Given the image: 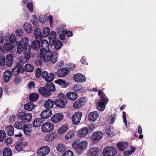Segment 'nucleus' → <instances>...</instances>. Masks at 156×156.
I'll return each mask as SVG.
<instances>
[{
	"label": "nucleus",
	"instance_id": "nucleus-27",
	"mask_svg": "<svg viewBox=\"0 0 156 156\" xmlns=\"http://www.w3.org/2000/svg\"><path fill=\"white\" fill-rule=\"evenodd\" d=\"M13 60L12 55L11 54L8 55L5 57V65L9 67L11 66L13 63Z\"/></svg>",
	"mask_w": 156,
	"mask_h": 156
},
{
	"label": "nucleus",
	"instance_id": "nucleus-1",
	"mask_svg": "<svg viewBox=\"0 0 156 156\" xmlns=\"http://www.w3.org/2000/svg\"><path fill=\"white\" fill-rule=\"evenodd\" d=\"M98 95L101 97L100 101L97 105V108L100 111H103L105 108V106L108 102V99L105 94L102 91H99Z\"/></svg>",
	"mask_w": 156,
	"mask_h": 156
},
{
	"label": "nucleus",
	"instance_id": "nucleus-43",
	"mask_svg": "<svg viewBox=\"0 0 156 156\" xmlns=\"http://www.w3.org/2000/svg\"><path fill=\"white\" fill-rule=\"evenodd\" d=\"M58 57V55L57 52L54 51L52 53L50 59L51 62L53 63H55L57 61Z\"/></svg>",
	"mask_w": 156,
	"mask_h": 156
},
{
	"label": "nucleus",
	"instance_id": "nucleus-20",
	"mask_svg": "<svg viewBox=\"0 0 156 156\" xmlns=\"http://www.w3.org/2000/svg\"><path fill=\"white\" fill-rule=\"evenodd\" d=\"M52 115L51 110L50 109H47L43 110L41 114V117L43 119L49 118Z\"/></svg>",
	"mask_w": 156,
	"mask_h": 156
},
{
	"label": "nucleus",
	"instance_id": "nucleus-45",
	"mask_svg": "<svg viewBox=\"0 0 156 156\" xmlns=\"http://www.w3.org/2000/svg\"><path fill=\"white\" fill-rule=\"evenodd\" d=\"M46 87L47 88L51 91L54 92L55 90L54 84L53 83H51V82H49V83H46Z\"/></svg>",
	"mask_w": 156,
	"mask_h": 156
},
{
	"label": "nucleus",
	"instance_id": "nucleus-64",
	"mask_svg": "<svg viewBox=\"0 0 156 156\" xmlns=\"http://www.w3.org/2000/svg\"><path fill=\"white\" fill-rule=\"evenodd\" d=\"M67 68L70 71H71L74 69L75 68V65L73 64L69 63L67 65Z\"/></svg>",
	"mask_w": 156,
	"mask_h": 156
},
{
	"label": "nucleus",
	"instance_id": "nucleus-8",
	"mask_svg": "<svg viewBox=\"0 0 156 156\" xmlns=\"http://www.w3.org/2000/svg\"><path fill=\"white\" fill-rule=\"evenodd\" d=\"M23 70V68L22 64L20 62H17L15 67L13 68L12 72L14 75H17L20 73Z\"/></svg>",
	"mask_w": 156,
	"mask_h": 156
},
{
	"label": "nucleus",
	"instance_id": "nucleus-18",
	"mask_svg": "<svg viewBox=\"0 0 156 156\" xmlns=\"http://www.w3.org/2000/svg\"><path fill=\"white\" fill-rule=\"evenodd\" d=\"M99 149L96 147L90 148L88 151L87 156H96L99 152Z\"/></svg>",
	"mask_w": 156,
	"mask_h": 156
},
{
	"label": "nucleus",
	"instance_id": "nucleus-57",
	"mask_svg": "<svg viewBox=\"0 0 156 156\" xmlns=\"http://www.w3.org/2000/svg\"><path fill=\"white\" fill-rule=\"evenodd\" d=\"M0 64L2 66L5 65V60L4 56L2 54L0 55Z\"/></svg>",
	"mask_w": 156,
	"mask_h": 156
},
{
	"label": "nucleus",
	"instance_id": "nucleus-36",
	"mask_svg": "<svg viewBox=\"0 0 156 156\" xmlns=\"http://www.w3.org/2000/svg\"><path fill=\"white\" fill-rule=\"evenodd\" d=\"M23 27L25 31L27 33H30L32 31V26L28 22L25 23L24 24Z\"/></svg>",
	"mask_w": 156,
	"mask_h": 156
},
{
	"label": "nucleus",
	"instance_id": "nucleus-49",
	"mask_svg": "<svg viewBox=\"0 0 156 156\" xmlns=\"http://www.w3.org/2000/svg\"><path fill=\"white\" fill-rule=\"evenodd\" d=\"M23 122L20 121L16 122L14 124L15 128L18 129L22 130V129L24 125Z\"/></svg>",
	"mask_w": 156,
	"mask_h": 156
},
{
	"label": "nucleus",
	"instance_id": "nucleus-24",
	"mask_svg": "<svg viewBox=\"0 0 156 156\" xmlns=\"http://www.w3.org/2000/svg\"><path fill=\"white\" fill-rule=\"evenodd\" d=\"M24 133L27 135H30L32 131V128L30 125H24L22 130Z\"/></svg>",
	"mask_w": 156,
	"mask_h": 156
},
{
	"label": "nucleus",
	"instance_id": "nucleus-14",
	"mask_svg": "<svg viewBox=\"0 0 156 156\" xmlns=\"http://www.w3.org/2000/svg\"><path fill=\"white\" fill-rule=\"evenodd\" d=\"M84 98H81L76 101L73 103V106L75 108H78L82 107L85 104Z\"/></svg>",
	"mask_w": 156,
	"mask_h": 156
},
{
	"label": "nucleus",
	"instance_id": "nucleus-39",
	"mask_svg": "<svg viewBox=\"0 0 156 156\" xmlns=\"http://www.w3.org/2000/svg\"><path fill=\"white\" fill-rule=\"evenodd\" d=\"M31 49L29 46H28L27 48L24 50V56L26 57L27 58L30 59V51Z\"/></svg>",
	"mask_w": 156,
	"mask_h": 156
},
{
	"label": "nucleus",
	"instance_id": "nucleus-16",
	"mask_svg": "<svg viewBox=\"0 0 156 156\" xmlns=\"http://www.w3.org/2000/svg\"><path fill=\"white\" fill-rule=\"evenodd\" d=\"M74 80L77 82H83L86 81L85 77L81 73H77L73 77Z\"/></svg>",
	"mask_w": 156,
	"mask_h": 156
},
{
	"label": "nucleus",
	"instance_id": "nucleus-6",
	"mask_svg": "<svg viewBox=\"0 0 156 156\" xmlns=\"http://www.w3.org/2000/svg\"><path fill=\"white\" fill-rule=\"evenodd\" d=\"M52 53L51 51H44L42 50L41 49L40 51V57L43 58L44 62H47L50 60Z\"/></svg>",
	"mask_w": 156,
	"mask_h": 156
},
{
	"label": "nucleus",
	"instance_id": "nucleus-19",
	"mask_svg": "<svg viewBox=\"0 0 156 156\" xmlns=\"http://www.w3.org/2000/svg\"><path fill=\"white\" fill-rule=\"evenodd\" d=\"M38 92L42 95L45 96H49L51 95L50 91L45 87H42L38 88Z\"/></svg>",
	"mask_w": 156,
	"mask_h": 156
},
{
	"label": "nucleus",
	"instance_id": "nucleus-38",
	"mask_svg": "<svg viewBox=\"0 0 156 156\" xmlns=\"http://www.w3.org/2000/svg\"><path fill=\"white\" fill-rule=\"evenodd\" d=\"M35 105L32 102H28L24 105V108L28 111L32 110L34 108Z\"/></svg>",
	"mask_w": 156,
	"mask_h": 156
},
{
	"label": "nucleus",
	"instance_id": "nucleus-22",
	"mask_svg": "<svg viewBox=\"0 0 156 156\" xmlns=\"http://www.w3.org/2000/svg\"><path fill=\"white\" fill-rule=\"evenodd\" d=\"M41 46L44 51H51L49 49L48 42L46 40L44 39L41 41Z\"/></svg>",
	"mask_w": 156,
	"mask_h": 156
},
{
	"label": "nucleus",
	"instance_id": "nucleus-63",
	"mask_svg": "<svg viewBox=\"0 0 156 156\" xmlns=\"http://www.w3.org/2000/svg\"><path fill=\"white\" fill-rule=\"evenodd\" d=\"M33 19L31 20V21L34 25H37V16L35 15H33Z\"/></svg>",
	"mask_w": 156,
	"mask_h": 156
},
{
	"label": "nucleus",
	"instance_id": "nucleus-11",
	"mask_svg": "<svg viewBox=\"0 0 156 156\" xmlns=\"http://www.w3.org/2000/svg\"><path fill=\"white\" fill-rule=\"evenodd\" d=\"M82 116V113L80 112H77L74 114L72 117L73 124L74 125L79 124L80 122Z\"/></svg>",
	"mask_w": 156,
	"mask_h": 156
},
{
	"label": "nucleus",
	"instance_id": "nucleus-32",
	"mask_svg": "<svg viewBox=\"0 0 156 156\" xmlns=\"http://www.w3.org/2000/svg\"><path fill=\"white\" fill-rule=\"evenodd\" d=\"M12 76V73L9 70H6L4 74V79L6 82H8Z\"/></svg>",
	"mask_w": 156,
	"mask_h": 156
},
{
	"label": "nucleus",
	"instance_id": "nucleus-15",
	"mask_svg": "<svg viewBox=\"0 0 156 156\" xmlns=\"http://www.w3.org/2000/svg\"><path fill=\"white\" fill-rule=\"evenodd\" d=\"M99 115L98 112L94 111L91 112L88 115V119L90 122H93L98 118Z\"/></svg>",
	"mask_w": 156,
	"mask_h": 156
},
{
	"label": "nucleus",
	"instance_id": "nucleus-13",
	"mask_svg": "<svg viewBox=\"0 0 156 156\" xmlns=\"http://www.w3.org/2000/svg\"><path fill=\"white\" fill-rule=\"evenodd\" d=\"M62 114L57 113L51 117V119L52 122L55 123H57L60 122L63 118Z\"/></svg>",
	"mask_w": 156,
	"mask_h": 156
},
{
	"label": "nucleus",
	"instance_id": "nucleus-60",
	"mask_svg": "<svg viewBox=\"0 0 156 156\" xmlns=\"http://www.w3.org/2000/svg\"><path fill=\"white\" fill-rule=\"evenodd\" d=\"M16 34L17 36L19 37L22 36L23 34V30L20 28H18L16 31Z\"/></svg>",
	"mask_w": 156,
	"mask_h": 156
},
{
	"label": "nucleus",
	"instance_id": "nucleus-23",
	"mask_svg": "<svg viewBox=\"0 0 156 156\" xmlns=\"http://www.w3.org/2000/svg\"><path fill=\"white\" fill-rule=\"evenodd\" d=\"M67 103V101H66L65 100L64 101L60 99H56L55 101V103L56 105L60 108H64Z\"/></svg>",
	"mask_w": 156,
	"mask_h": 156
},
{
	"label": "nucleus",
	"instance_id": "nucleus-44",
	"mask_svg": "<svg viewBox=\"0 0 156 156\" xmlns=\"http://www.w3.org/2000/svg\"><path fill=\"white\" fill-rule=\"evenodd\" d=\"M105 132L107 135L110 136H114L115 135V130L113 129L110 127H107Z\"/></svg>",
	"mask_w": 156,
	"mask_h": 156
},
{
	"label": "nucleus",
	"instance_id": "nucleus-5",
	"mask_svg": "<svg viewBox=\"0 0 156 156\" xmlns=\"http://www.w3.org/2000/svg\"><path fill=\"white\" fill-rule=\"evenodd\" d=\"M116 153V149L111 146H107L104 148L103 152L104 156H114Z\"/></svg>",
	"mask_w": 156,
	"mask_h": 156
},
{
	"label": "nucleus",
	"instance_id": "nucleus-28",
	"mask_svg": "<svg viewBox=\"0 0 156 156\" xmlns=\"http://www.w3.org/2000/svg\"><path fill=\"white\" fill-rule=\"evenodd\" d=\"M34 34L35 38L37 40H41L42 39V35L41 31L40 29L35 28L34 31Z\"/></svg>",
	"mask_w": 156,
	"mask_h": 156
},
{
	"label": "nucleus",
	"instance_id": "nucleus-59",
	"mask_svg": "<svg viewBox=\"0 0 156 156\" xmlns=\"http://www.w3.org/2000/svg\"><path fill=\"white\" fill-rule=\"evenodd\" d=\"M62 156H73V152L71 151H67L65 152Z\"/></svg>",
	"mask_w": 156,
	"mask_h": 156
},
{
	"label": "nucleus",
	"instance_id": "nucleus-53",
	"mask_svg": "<svg viewBox=\"0 0 156 156\" xmlns=\"http://www.w3.org/2000/svg\"><path fill=\"white\" fill-rule=\"evenodd\" d=\"M39 21L42 23H45L47 21V16L46 15H40L38 17Z\"/></svg>",
	"mask_w": 156,
	"mask_h": 156
},
{
	"label": "nucleus",
	"instance_id": "nucleus-21",
	"mask_svg": "<svg viewBox=\"0 0 156 156\" xmlns=\"http://www.w3.org/2000/svg\"><path fill=\"white\" fill-rule=\"evenodd\" d=\"M48 39L50 42V44L51 46L54 45V41L55 40L56 37V32L54 31H52L49 34Z\"/></svg>",
	"mask_w": 156,
	"mask_h": 156
},
{
	"label": "nucleus",
	"instance_id": "nucleus-47",
	"mask_svg": "<svg viewBox=\"0 0 156 156\" xmlns=\"http://www.w3.org/2000/svg\"><path fill=\"white\" fill-rule=\"evenodd\" d=\"M54 43L55 48L57 50L60 49L62 46V42L58 40L54 41Z\"/></svg>",
	"mask_w": 156,
	"mask_h": 156
},
{
	"label": "nucleus",
	"instance_id": "nucleus-41",
	"mask_svg": "<svg viewBox=\"0 0 156 156\" xmlns=\"http://www.w3.org/2000/svg\"><path fill=\"white\" fill-rule=\"evenodd\" d=\"M5 131L10 136H12L14 134V128L12 126L10 125L6 126Z\"/></svg>",
	"mask_w": 156,
	"mask_h": 156
},
{
	"label": "nucleus",
	"instance_id": "nucleus-56",
	"mask_svg": "<svg viewBox=\"0 0 156 156\" xmlns=\"http://www.w3.org/2000/svg\"><path fill=\"white\" fill-rule=\"evenodd\" d=\"M74 133L73 131H69L66 135L65 138L68 140L72 138L74 136Z\"/></svg>",
	"mask_w": 156,
	"mask_h": 156
},
{
	"label": "nucleus",
	"instance_id": "nucleus-55",
	"mask_svg": "<svg viewBox=\"0 0 156 156\" xmlns=\"http://www.w3.org/2000/svg\"><path fill=\"white\" fill-rule=\"evenodd\" d=\"M29 59L27 58L26 57L24 56H20L19 58V60L20 61V62L22 64V63L24 64L26 63L27 62V61Z\"/></svg>",
	"mask_w": 156,
	"mask_h": 156
},
{
	"label": "nucleus",
	"instance_id": "nucleus-58",
	"mask_svg": "<svg viewBox=\"0 0 156 156\" xmlns=\"http://www.w3.org/2000/svg\"><path fill=\"white\" fill-rule=\"evenodd\" d=\"M58 99H60L62 100H66V101H67V99L65 94L62 93H60L58 94Z\"/></svg>",
	"mask_w": 156,
	"mask_h": 156
},
{
	"label": "nucleus",
	"instance_id": "nucleus-10",
	"mask_svg": "<svg viewBox=\"0 0 156 156\" xmlns=\"http://www.w3.org/2000/svg\"><path fill=\"white\" fill-rule=\"evenodd\" d=\"M42 77L47 82H51L53 80L54 74L52 73L48 74L46 71H43L41 74Z\"/></svg>",
	"mask_w": 156,
	"mask_h": 156
},
{
	"label": "nucleus",
	"instance_id": "nucleus-17",
	"mask_svg": "<svg viewBox=\"0 0 156 156\" xmlns=\"http://www.w3.org/2000/svg\"><path fill=\"white\" fill-rule=\"evenodd\" d=\"M68 69L65 68L60 69L57 72V75L60 77H63L68 73Z\"/></svg>",
	"mask_w": 156,
	"mask_h": 156
},
{
	"label": "nucleus",
	"instance_id": "nucleus-9",
	"mask_svg": "<svg viewBox=\"0 0 156 156\" xmlns=\"http://www.w3.org/2000/svg\"><path fill=\"white\" fill-rule=\"evenodd\" d=\"M50 151L49 148L48 146H43L37 150V154L39 156H45L47 155Z\"/></svg>",
	"mask_w": 156,
	"mask_h": 156
},
{
	"label": "nucleus",
	"instance_id": "nucleus-2",
	"mask_svg": "<svg viewBox=\"0 0 156 156\" xmlns=\"http://www.w3.org/2000/svg\"><path fill=\"white\" fill-rule=\"evenodd\" d=\"M72 146L76 149L77 152L79 154H81L85 150L87 146V142L83 141L80 142L74 141L72 143Z\"/></svg>",
	"mask_w": 156,
	"mask_h": 156
},
{
	"label": "nucleus",
	"instance_id": "nucleus-7",
	"mask_svg": "<svg viewBox=\"0 0 156 156\" xmlns=\"http://www.w3.org/2000/svg\"><path fill=\"white\" fill-rule=\"evenodd\" d=\"M54 128L53 125L49 122L44 123L41 126V130L43 132H48L52 130Z\"/></svg>",
	"mask_w": 156,
	"mask_h": 156
},
{
	"label": "nucleus",
	"instance_id": "nucleus-48",
	"mask_svg": "<svg viewBox=\"0 0 156 156\" xmlns=\"http://www.w3.org/2000/svg\"><path fill=\"white\" fill-rule=\"evenodd\" d=\"M24 69L26 71L29 72L33 71L34 69L33 66L30 64H26L24 66Z\"/></svg>",
	"mask_w": 156,
	"mask_h": 156
},
{
	"label": "nucleus",
	"instance_id": "nucleus-54",
	"mask_svg": "<svg viewBox=\"0 0 156 156\" xmlns=\"http://www.w3.org/2000/svg\"><path fill=\"white\" fill-rule=\"evenodd\" d=\"M50 32V29L48 27H46L43 29V35L44 37L48 36Z\"/></svg>",
	"mask_w": 156,
	"mask_h": 156
},
{
	"label": "nucleus",
	"instance_id": "nucleus-52",
	"mask_svg": "<svg viewBox=\"0 0 156 156\" xmlns=\"http://www.w3.org/2000/svg\"><path fill=\"white\" fill-rule=\"evenodd\" d=\"M6 137V133L3 130H0V141H3Z\"/></svg>",
	"mask_w": 156,
	"mask_h": 156
},
{
	"label": "nucleus",
	"instance_id": "nucleus-62",
	"mask_svg": "<svg viewBox=\"0 0 156 156\" xmlns=\"http://www.w3.org/2000/svg\"><path fill=\"white\" fill-rule=\"evenodd\" d=\"M41 68H38L36 70V76L37 78H39L41 76Z\"/></svg>",
	"mask_w": 156,
	"mask_h": 156
},
{
	"label": "nucleus",
	"instance_id": "nucleus-4",
	"mask_svg": "<svg viewBox=\"0 0 156 156\" xmlns=\"http://www.w3.org/2000/svg\"><path fill=\"white\" fill-rule=\"evenodd\" d=\"M28 38L27 37L23 38L19 43L17 48V52L20 54L23 50L26 48L28 45Z\"/></svg>",
	"mask_w": 156,
	"mask_h": 156
},
{
	"label": "nucleus",
	"instance_id": "nucleus-29",
	"mask_svg": "<svg viewBox=\"0 0 156 156\" xmlns=\"http://www.w3.org/2000/svg\"><path fill=\"white\" fill-rule=\"evenodd\" d=\"M55 83L62 88L66 87L69 86V83L66 82L65 81L61 79H58L55 80Z\"/></svg>",
	"mask_w": 156,
	"mask_h": 156
},
{
	"label": "nucleus",
	"instance_id": "nucleus-26",
	"mask_svg": "<svg viewBox=\"0 0 156 156\" xmlns=\"http://www.w3.org/2000/svg\"><path fill=\"white\" fill-rule=\"evenodd\" d=\"M88 131V130L87 127H83L78 131V135L80 137H83L87 134Z\"/></svg>",
	"mask_w": 156,
	"mask_h": 156
},
{
	"label": "nucleus",
	"instance_id": "nucleus-35",
	"mask_svg": "<svg viewBox=\"0 0 156 156\" xmlns=\"http://www.w3.org/2000/svg\"><path fill=\"white\" fill-rule=\"evenodd\" d=\"M66 95L68 98L73 101L76 100L77 98V95L75 92H68Z\"/></svg>",
	"mask_w": 156,
	"mask_h": 156
},
{
	"label": "nucleus",
	"instance_id": "nucleus-31",
	"mask_svg": "<svg viewBox=\"0 0 156 156\" xmlns=\"http://www.w3.org/2000/svg\"><path fill=\"white\" fill-rule=\"evenodd\" d=\"M39 40H35L33 41L31 45V48L34 50H38L40 46V43Z\"/></svg>",
	"mask_w": 156,
	"mask_h": 156
},
{
	"label": "nucleus",
	"instance_id": "nucleus-30",
	"mask_svg": "<svg viewBox=\"0 0 156 156\" xmlns=\"http://www.w3.org/2000/svg\"><path fill=\"white\" fill-rule=\"evenodd\" d=\"M55 103V101L51 99L47 100L44 105V107L46 108H52Z\"/></svg>",
	"mask_w": 156,
	"mask_h": 156
},
{
	"label": "nucleus",
	"instance_id": "nucleus-37",
	"mask_svg": "<svg viewBox=\"0 0 156 156\" xmlns=\"http://www.w3.org/2000/svg\"><path fill=\"white\" fill-rule=\"evenodd\" d=\"M118 148L121 151L126 149L128 146V144L126 142H122L119 143L117 144Z\"/></svg>",
	"mask_w": 156,
	"mask_h": 156
},
{
	"label": "nucleus",
	"instance_id": "nucleus-40",
	"mask_svg": "<svg viewBox=\"0 0 156 156\" xmlns=\"http://www.w3.org/2000/svg\"><path fill=\"white\" fill-rule=\"evenodd\" d=\"M12 152L11 149L9 147L4 148L3 150V156H11Z\"/></svg>",
	"mask_w": 156,
	"mask_h": 156
},
{
	"label": "nucleus",
	"instance_id": "nucleus-51",
	"mask_svg": "<svg viewBox=\"0 0 156 156\" xmlns=\"http://www.w3.org/2000/svg\"><path fill=\"white\" fill-rule=\"evenodd\" d=\"M56 148L58 151L62 152L65 150L66 147L64 144H61L57 145Z\"/></svg>",
	"mask_w": 156,
	"mask_h": 156
},
{
	"label": "nucleus",
	"instance_id": "nucleus-33",
	"mask_svg": "<svg viewBox=\"0 0 156 156\" xmlns=\"http://www.w3.org/2000/svg\"><path fill=\"white\" fill-rule=\"evenodd\" d=\"M43 120L42 118H39L36 119L33 123V126L35 127H40L42 123Z\"/></svg>",
	"mask_w": 156,
	"mask_h": 156
},
{
	"label": "nucleus",
	"instance_id": "nucleus-46",
	"mask_svg": "<svg viewBox=\"0 0 156 156\" xmlns=\"http://www.w3.org/2000/svg\"><path fill=\"white\" fill-rule=\"evenodd\" d=\"M39 98V95L36 93H32L29 96L30 100L31 101H34L37 100Z\"/></svg>",
	"mask_w": 156,
	"mask_h": 156
},
{
	"label": "nucleus",
	"instance_id": "nucleus-50",
	"mask_svg": "<svg viewBox=\"0 0 156 156\" xmlns=\"http://www.w3.org/2000/svg\"><path fill=\"white\" fill-rule=\"evenodd\" d=\"M13 48V45L12 43H7L4 45V49L7 51H9Z\"/></svg>",
	"mask_w": 156,
	"mask_h": 156
},
{
	"label": "nucleus",
	"instance_id": "nucleus-12",
	"mask_svg": "<svg viewBox=\"0 0 156 156\" xmlns=\"http://www.w3.org/2000/svg\"><path fill=\"white\" fill-rule=\"evenodd\" d=\"M103 133L101 132L98 131L94 133L91 135V138L94 142L99 141L102 138Z\"/></svg>",
	"mask_w": 156,
	"mask_h": 156
},
{
	"label": "nucleus",
	"instance_id": "nucleus-61",
	"mask_svg": "<svg viewBox=\"0 0 156 156\" xmlns=\"http://www.w3.org/2000/svg\"><path fill=\"white\" fill-rule=\"evenodd\" d=\"M67 129V128L66 126H62L58 130V132L59 133L61 134L62 133H64Z\"/></svg>",
	"mask_w": 156,
	"mask_h": 156
},
{
	"label": "nucleus",
	"instance_id": "nucleus-3",
	"mask_svg": "<svg viewBox=\"0 0 156 156\" xmlns=\"http://www.w3.org/2000/svg\"><path fill=\"white\" fill-rule=\"evenodd\" d=\"M18 117L21 119L22 122H28L31 121L32 115L31 113H27L25 111H21L17 114Z\"/></svg>",
	"mask_w": 156,
	"mask_h": 156
},
{
	"label": "nucleus",
	"instance_id": "nucleus-34",
	"mask_svg": "<svg viewBox=\"0 0 156 156\" xmlns=\"http://www.w3.org/2000/svg\"><path fill=\"white\" fill-rule=\"evenodd\" d=\"M73 90L78 93H80L83 91V87L80 84H76L74 86Z\"/></svg>",
	"mask_w": 156,
	"mask_h": 156
},
{
	"label": "nucleus",
	"instance_id": "nucleus-42",
	"mask_svg": "<svg viewBox=\"0 0 156 156\" xmlns=\"http://www.w3.org/2000/svg\"><path fill=\"white\" fill-rule=\"evenodd\" d=\"M27 144L24 142H21L17 144L15 146V149L18 151L22 150V149Z\"/></svg>",
	"mask_w": 156,
	"mask_h": 156
},
{
	"label": "nucleus",
	"instance_id": "nucleus-25",
	"mask_svg": "<svg viewBox=\"0 0 156 156\" xmlns=\"http://www.w3.org/2000/svg\"><path fill=\"white\" fill-rule=\"evenodd\" d=\"M57 136V134L55 132H51L47 134L44 138L45 140L48 142L54 140Z\"/></svg>",
	"mask_w": 156,
	"mask_h": 156
}]
</instances>
